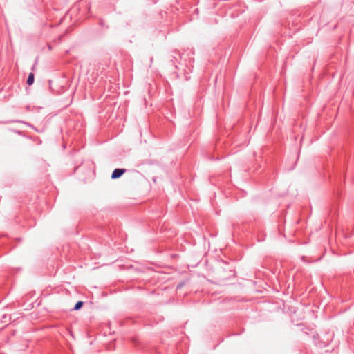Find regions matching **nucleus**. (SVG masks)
I'll return each mask as SVG.
<instances>
[{
    "label": "nucleus",
    "mask_w": 354,
    "mask_h": 354,
    "mask_svg": "<svg viewBox=\"0 0 354 354\" xmlns=\"http://www.w3.org/2000/svg\"><path fill=\"white\" fill-rule=\"evenodd\" d=\"M126 172L125 169H115L111 174L112 179H116L122 176Z\"/></svg>",
    "instance_id": "nucleus-1"
},
{
    "label": "nucleus",
    "mask_w": 354,
    "mask_h": 354,
    "mask_svg": "<svg viewBox=\"0 0 354 354\" xmlns=\"http://www.w3.org/2000/svg\"><path fill=\"white\" fill-rule=\"evenodd\" d=\"M34 82V74L32 73H30L27 78V84L30 86Z\"/></svg>",
    "instance_id": "nucleus-2"
},
{
    "label": "nucleus",
    "mask_w": 354,
    "mask_h": 354,
    "mask_svg": "<svg viewBox=\"0 0 354 354\" xmlns=\"http://www.w3.org/2000/svg\"><path fill=\"white\" fill-rule=\"evenodd\" d=\"M83 305H84L83 301H77L74 306V310H77L80 309Z\"/></svg>",
    "instance_id": "nucleus-3"
}]
</instances>
